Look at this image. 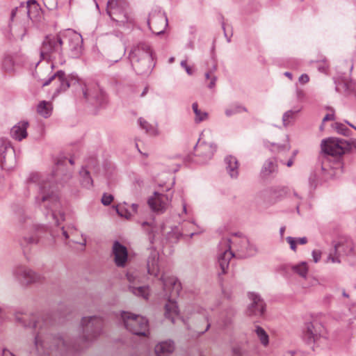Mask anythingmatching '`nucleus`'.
<instances>
[{
	"label": "nucleus",
	"mask_w": 356,
	"mask_h": 356,
	"mask_svg": "<svg viewBox=\"0 0 356 356\" xmlns=\"http://www.w3.org/2000/svg\"><path fill=\"white\" fill-rule=\"evenodd\" d=\"M16 321L25 327H33L38 332L35 337L34 345L40 356H59L67 352H78L88 347L102 332L104 321L99 316L83 317L81 325L82 336L72 345L60 336H52L49 330L54 321L49 314L33 316L31 322L26 323L24 317L16 316Z\"/></svg>",
	"instance_id": "f257e3e1"
},
{
	"label": "nucleus",
	"mask_w": 356,
	"mask_h": 356,
	"mask_svg": "<svg viewBox=\"0 0 356 356\" xmlns=\"http://www.w3.org/2000/svg\"><path fill=\"white\" fill-rule=\"evenodd\" d=\"M29 183L37 186L38 193L35 198V203L40 208H43L47 211L45 215L47 216L49 213L50 218L56 224H58L60 220H64V212L62 204L51 181L41 177L39 174L35 173L29 177Z\"/></svg>",
	"instance_id": "f03ea898"
},
{
	"label": "nucleus",
	"mask_w": 356,
	"mask_h": 356,
	"mask_svg": "<svg viewBox=\"0 0 356 356\" xmlns=\"http://www.w3.org/2000/svg\"><path fill=\"white\" fill-rule=\"evenodd\" d=\"M129 58L132 68L138 74H149L154 67L152 51L149 45L145 42L134 46L129 53Z\"/></svg>",
	"instance_id": "7ed1b4c3"
},
{
	"label": "nucleus",
	"mask_w": 356,
	"mask_h": 356,
	"mask_svg": "<svg viewBox=\"0 0 356 356\" xmlns=\"http://www.w3.org/2000/svg\"><path fill=\"white\" fill-rule=\"evenodd\" d=\"M63 32L55 35H47L44 37L40 48V58L47 61L60 58L63 55Z\"/></svg>",
	"instance_id": "20e7f679"
},
{
	"label": "nucleus",
	"mask_w": 356,
	"mask_h": 356,
	"mask_svg": "<svg viewBox=\"0 0 356 356\" xmlns=\"http://www.w3.org/2000/svg\"><path fill=\"white\" fill-rule=\"evenodd\" d=\"M106 13L119 26L133 22V17L127 0H108Z\"/></svg>",
	"instance_id": "39448f33"
},
{
	"label": "nucleus",
	"mask_w": 356,
	"mask_h": 356,
	"mask_svg": "<svg viewBox=\"0 0 356 356\" xmlns=\"http://www.w3.org/2000/svg\"><path fill=\"white\" fill-rule=\"evenodd\" d=\"M121 318L127 330L135 335L147 336L149 332L147 320L141 316L122 312Z\"/></svg>",
	"instance_id": "423d86ee"
},
{
	"label": "nucleus",
	"mask_w": 356,
	"mask_h": 356,
	"mask_svg": "<svg viewBox=\"0 0 356 356\" xmlns=\"http://www.w3.org/2000/svg\"><path fill=\"white\" fill-rule=\"evenodd\" d=\"M321 145L325 154L333 156H341L351 148L350 142L337 138L323 139Z\"/></svg>",
	"instance_id": "0eeeda50"
},
{
	"label": "nucleus",
	"mask_w": 356,
	"mask_h": 356,
	"mask_svg": "<svg viewBox=\"0 0 356 356\" xmlns=\"http://www.w3.org/2000/svg\"><path fill=\"white\" fill-rule=\"evenodd\" d=\"M63 45L66 44L68 55L71 58H78L82 53V36L72 29L63 31Z\"/></svg>",
	"instance_id": "6e6552de"
},
{
	"label": "nucleus",
	"mask_w": 356,
	"mask_h": 356,
	"mask_svg": "<svg viewBox=\"0 0 356 356\" xmlns=\"http://www.w3.org/2000/svg\"><path fill=\"white\" fill-rule=\"evenodd\" d=\"M229 239L235 248L238 258L252 257L257 251L256 247L250 243L248 238L241 234L235 233L232 235V238Z\"/></svg>",
	"instance_id": "1a4fd4ad"
},
{
	"label": "nucleus",
	"mask_w": 356,
	"mask_h": 356,
	"mask_svg": "<svg viewBox=\"0 0 356 356\" xmlns=\"http://www.w3.org/2000/svg\"><path fill=\"white\" fill-rule=\"evenodd\" d=\"M304 338L309 344L321 346L327 340L325 330L318 322L309 323L307 324L306 331L304 332Z\"/></svg>",
	"instance_id": "9d476101"
},
{
	"label": "nucleus",
	"mask_w": 356,
	"mask_h": 356,
	"mask_svg": "<svg viewBox=\"0 0 356 356\" xmlns=\"http://www.w3.org/2000/svg\"><path fill=\"white\" fill-rule=\"evenodd\" d=\"M53 81H57L59 86L56 89L55 95L66 91L70 87H74L79 84V81L74 76H65V73L60 70L52 74L48 79L42 83V86H48Z\"/></svg>",
	"instance_id": "9b49d317"
},
{
	"label": "nucleus",
	"mask_w": 356,
	"mask_h": 356,
	"mask_svg": "<svg viewBox=\"0 0 356 356\" xmlns=\"http://www.w3.org/2000/svg\"><path fill=\"white\" fill-rule=\"evenodd\" d=\"M147 24L153 33L161 35L164 33L168 25V22L167 16L163 12L154 10L150 13Z\"/></svg>",
	"instance_id": "f8f14e48"
},
{
	"label": "nucleus",
	"mask_w": 356,
	"mask_h": 356,
	"mask_svg": "<svg viewBox=\"0 0 356 356\" xmlns=\"http://www.w3.org/2000/svg\"><path fill=\"white\" fill-rule=\"evenodd\" d=\"M83 96L87 102L99 106L104 105L107 101L106 93L96 84L90 87L85 86L83 88Z\"/></svg>",
	"instance_id": "ddd939ff"
},
{
	"label": "nucleus",
	"mask_w": 356,
	"mask_h": 356,
	"mask_svg": "<svg viewBox=\"0 0 356 356\" xmlns=\"http://www.w3.org/2000/svg\"><path fill=\"white\" fill-rule=\"evenodd\" d=\"M14 275L22 283L30 284L42 281L43 277L24 266H19L14 270Z\"/></svg>",
	"instance_id": "4468645a"
},
{
	"label": "nucleus",
	"mask_w": 356,
	"mask_h": 356,
	"mask_svg": "<svg viewBox=\"0 0 356 356\" xmlns=\"http://www.w3.org/2000/svg\"><path fill=\"white\" fill-rule=\"evenodd\" d=\"M250 303L247 308V314L250 316L261 317L266 312V304L261 296L254 292L248 293Z\"/></svg>",
	"instance_id": "2eb2a0df"
},
{
	"label": "nucleus",
	"mask_w": 356,
	"mask_h": 356,
	"mask_svg": "<svg viewBox=\"0 0 356 356\" xmlns=\"http://www.w3.org/2000/svg\"><path fill=\"white\" fill-rule=\"evenodd\" d=\"M170 202L171 198L167 195L155 192L154 196L148 200V204L153 211L162 213L168 209Z\"/></svg>",
	"instance_id": "dca6fc26"
},
{
	"label": "nucleus",
	"mask_w": 356,
	"mask_h": 356,
	"mask_svg": "<svg viewBox=\"0 0 356 356\" xmlns=\"http://www.w3.org/2000/svg\"><path fill=\"white\" fill-rule=\"evenodd\" d=\"M220 246H224L225 249H222L221 252L219 253L218 263L222 270V273L224 274L229 267L230 259L234 257H236V254H235L231 250V241L229 239L222 241Z\"/></svg>",
	"instance_id": "f3484780"
},
{
	"label": "nucleus",
	"mask_w": 356,
	"mask_h": 356,
	"mask_svg": "<svg viewBox=\"0 0 356 356\" xmlns=\"http://www.w3.org/2000/svg\"><path fill=\"white\" fill-rule=\"evenodd\" d=\"M79 234L77 229L74 225H68L66 227H61L62 238L65 240V245H70L72 242L73 243L79 244L85 247L86 245V237L84 234H81L82 241H80L77 239Z\"/></svg>",
	"instance_id": "a211bd4d"
},
{
	"label": "nucleus",
	"mask_w": 356,
	"mask_h": 356,
	"mask_svg": "<svg viewBox=\"0 0 356 356\" xmlns=\"http://www.w3.org/2000/svg\"><path fill=\"white\" fill-rule=\"evenodd\" d=\"M112 254L114 262L118 267H124L128 260V251L127 248L119 241H114L112 247Z\"/></svg>",
	"instance_id": "6ab92c4d"
},
{
	"label": "nucleus",
	"mask_w": 356,
	"mask_h": 356,
	"mask_svg": "<svg viewBox=\"0 0 356 356\" xmlns=\"http://www.w3.org/2000/svg\"><path fill=\"white\" fill-rule=\"evenodd\" d=\"M195 148L197 155L202 158L203 161H207L211 159L216 151L217 147L213 143L200 142L199 140Z\"/></svg>",
	"instance_id": "aec40b11"
},
{
	"label": "nucleus",
	"mask_w": 356,
	"mask_h": 356,
	"mask_svg": "<svg viewBox=\"0 0 356 356\" xmlns=\"http://www.w3.org/2000/svg\"><path fill=\"white\" fill-rule=\"evenodd\" d=\"M159 259L158 251L154 248L149 249V254L147 261V272L154 277H157L160 273Z\"/></svg>",
	"instance_id": "412c9836"
},
{
	"label": "nucleus",
	"mask_w": 356,
	"mask_h": 356,
	"mask_svg": "<svg viewBox=\"0 0 356 356\" xmlns=\"http://www.w3.org/2000/svg\"><path fill=\"white\" fill-rule=\"evenodd\" d=\"M160 280L162 282L163 289L166 294L171 290V288L172 293L175 295H178L179 293L181 286L177 277L174 276L165 277L162 275Z\"/></svg>",
	"instance_id": "4be33fe9"
},
{
	"label": "nucleus",
	"mask_w": 356,
	"mask_h": 356,
	"mask_svg": "<svg viewBox=\"0 0 356 356\" xmlns=\"http://www.w3.org/2000/svg\"><path fill=\"white\" fill-rule=\"evenodd\" d=\"M126 53V48L122 47L120 49H113L109 51L106 56L103 58V63L110 67L122 59Z\"/></svg>",
	"instance_id": "5701e85b"
},
{
	"label": "nucleus",
	"mask_w": 356,
	"mask_h": 356,
	"mask_svg": "<svg viewBox=\"0 0 356 356\" xmlns=\"http://www.w3.org/2000/svg\"><path fill=\"white\" fill-rule=\"evenodd\" d=\"M227 172L231 178L236 179L238 176V162L236 157L227 156L225 158Z\"/></svg>",
	"instance_id": "b1692460"
},
{
	"label": "nucleus",
	"mask_w": 356,
	"mask_h": 356,
	"mask_svg": "<svg viewBox=\"0 0 356 356\" xmlns=\"http://www.w3.org/2000/svg\"><path fill=\"white\" fill-rule=\"evenodd\" d=\"M29 122L26 121L19 122L17 124L15 125L10 130V134L13 138L21 141L22 139L27 136V127Z\"/></svg>",
	"instance_id": "393cba45"
},
{
	"label": "nucleus",
	"mask_w": 356,
	"mask_h": 356,
	"mask_svg": "<svg viewBox=\"0 0 356 356\" xmlns=\"http://www.w3.org/2000/svg\"><path fill=\"white\" fill-rule=\"evenodd\" d=\"M175 350V343L171 340L159 343L154 348V351L158 356H168Z\"/></svg>",
	"instance_id": "a878e982"
},
{
	"label": "nucleus",
	"mask_w": 356,
	"mask_h": 356,
	"mask_svg": "<svg viewBox=\"0 0 356 356\" xmlns=\"http://www.w3.org/2000/svg\"><path fill=\"white\" fill-rule=\"evenodd\" d=\"M179 316V309L177 302L168 300L165 305V316L169 318L172 323H175V318Z\"/></svg>",
	"instance_id": "bb28decb"
},
{
	"label": "nucleus",
	"mask_w": 356,
	"mask_h": 356,
	"mask_svg": "<svg viewBox=\"0 0 356 356\" xmlns=\"http://www.w3.org/2000/svg\"><path fill=\"white\" fill-rule=\"evenodd\" d=\"M283 271H288L289 270H293L294 273L299 275L303 278H306L308 273V266L306 262H301L299 264L295 266L284 265L281 267Z\"/></svg>",
	"instance_id": "cd10ccee"
},
{
	"label": "nucleus",
	"mask_w": 356,
	"mask_h": 356,
	"mask_svg": "<svg viewBox=\"0 0 356 356\" xmlns=\"http://www.w3.org/2000/svg\"><path fill=\"white\" fill-rule=\"evenodd\" d=\"M52 109L51 103L47 101L40 102L37 106L38 113L44 118H47L51 115Z\"/></svg>",
	"instance_id": "c85d7f7f"
},
{
	"label": "nucleus",
	"mask_w": 356,
	"mask_h": 356,
	"mask_svg": "<svg viewBox=\"0 0 356 356\" xmlns=\"http://www.w3.org/2000/svg\"><path fill=\"white\" fill-rule=\"evenodd\" d=\"M80 183L86 188L90 189L93 186V180L89 171L85 168H82L79 172Z\"/></svg>",
	"instance_id": "c756f323"
},
{
	"label": "nucleus",
	"mask_w": 356,
	"mask_h": 356,
	"mask_svg": "<svg viewBox=\"0 0 356 356\" xmlns=\"http://www.w3.org/2000/svg\"><path fill=\"white\" fill-rule=\"evenodd\" d=\"M284 188L281 186H271L264 193V196L268 197L271 200L276 201L283 193Z\"/></svg>",
	"instance_id": "7c9ffc66"
},
{
	"label": "nucleus",
	"mask_w": 356,
	"mask_h": 356,
	"mask_svg": "<svg viewBox=\"0 0 356 356\" xmlns=\"http://www.w3.org/2000/svg\"><path fill=\"white\" fill-rule=\"evenodd\" d=\"M254 331L260 343L264 347H267L269 344V336L264 330V329L259 325H257L255 326Z\"/></svg>",
	"instance_id": "2f4dec72"
},
{
	"label": "nucleus",
	"mask_w": 356,
	"mask_h": 356,
	"mask_svg": "<svg viewBox=\"0 0 356 356\" xmlns=\"http://www.w3.org/2000/svg\"><path fill=\"white\" fill-rule=\"evenodd\" d=\"M192 109L195 115L194 118L195 123H200L208 119V113L206 111H202L200 109H199L197 102L193 103Z\"/></svg>",
	"instance_id": "473e14b6"
},
{
	"label": "nucleus",
	"mask_w": 356,
	"mask_h": 356,
	"mask_svg": "<svg viewBox=\"0 0 356 356\" xmlns=\"http://www.w3.org/2000/svg\"><path fill=\"white\" fill-rule=\"evenodd\" d=\"M242 112H248V109L246 107L239 104H233L225 110V113L227 117H231L233 115Z\"/></svg>",
	"instance_id": "72a5a7b5"
},
{
	"label": "nucleus",
	"mask_w": 356,
	"mask_h": 356,
	"mask_svg": "<svg viewBox=\"0 0 356 356\" xmlns=\"http://www.w3.org/2000/svg\"><path fill=\"white\" fill-rule=\"evenodd\" d=\"M342 247L341 243H337L334 245V248L330 251L326 262H332V263H337L339 264L341 262L339 256H340V250L339 248Z\"/></svg>",
	"instance_id": "f704fd0d"
},
{
	"label": "nucleus",
	"mask_w": 356,
	"mask_h": 356,
	"mask_svg": "<svg viewBox=\"0 0 356 356\" xmlns=\"http://www.w3.org/2000/svg\"><path fill=\"white\" fill-rule=\"evenodd\" d=\"M277 166L274 161L267 160L261 170V175L264 177H268L276 170Z\"/></svg>",
	"instance_id": "c9c22d12"
},
{
	"label": "nucleus",
	"mask_w": 356,
	"mask_h": 356,
	"mask_svg": "<svg viewBox=\"0 0 356 356\" xmlns=\"http://www.w3.org/2000/svg\"><path fill=\"white\" fill-rule=\"evenodd\" d=\"M129 291L137 296H141L144 299H147L149 296V288L147 286H135L130 285Z\"/></svg>",
	"instance_id": "e433bc0d"
},
{
	"label": "nucleus",
	"mask_w": 356,
	"mask_h": 356,
	"mask_svg": "<svg viewBox=\"0 0 356 356\" xmlns=\"http://www.w3.org/2000/svg\"><path fill=\"white\" fill-rule=\"evenodd\" d=\"M182 235L183 233L177 227H171V230L167 232V240L170 243H177Z\"/></svg>",
	"instance_id": "4c0bfd02"
},
{
	"label": "nucleus",
	"mask_w": 356,
	"mask_h": 356,
	"mask_svg": "<svg viewBox=\"0 0 356 356\" xmlns=\"http://www.w3.org/2000/svg\"><path fill=\"white\" fill-rule=\"evenodd\" d=\"M300 109L296 111L289 110L286 111L282 116V122L284 127H287L295 120L296 115L300 112Z\"/></svg>",
	"instance_id": "58836bf2"
},
{
	"label": "nucleus",
	"mask_w": 356,
	"mask_h": 356,
	"mask_svg": "<svg viewBox=\"0 0 356 356\" xmlns=\"http://www.w3.org/2000/svg\"><path fill=\"white\" fill-rule=\"evenodd\" d=\"M14 60L11 56H6L2 63L3 70L8 73H11L14 71Z\"/></svg>",
	"instance_id": "ea45409f"
},
{
	"label": "nucleus",
	"mask_w": 356,
	"mask_h": 356,
	"mask_svg": "<svg viewBox=\"0 0 356 356\" xmlns=\"http://www.w3.org/2000/svg\"><path fill=\"white\" fill-rule=\"evenodd\" d=\"M248 351L243 346L235 344L232 347L230 356H247Z\"/></svg>",
	"instance_id": "a19ab883"
},
{
	"label": "nucleus",
	"mask_w": 356,
	"mask_h": 356,
	"mask_svg": "<svg viewBox=\"0 0 356 356\" xmlns=\"http://www.w3.org/2000/svg\"><path fill=\"white\" fill-rule=\"evenodd\" d=\"M38 242V238L35 236H24L19 241V244L22 248H24L26 245L36 244Z\"/></svg>",
	"instance_id": "79ce46f5"
},
{
	"label": "nucleus",
	"mask_w": 356,
	"mask_h": 356,
	"mask_svg": "<svg viewBox=\"0 0 356 356\" xmlns=\"http://www.w3.org/2000/svg\"><path fill=\"white\" fill-rule=\"evenodd\" d=\"M138 122L140 127L146 131L147 133L153 134L154 132V128L146 120L143 118L138 119Z\"/></svg>",
	"instance_id": "37998d69"
},
{
	"label": "nucleus",
	"mask_w": 356,
	"mask_h": 356,
	"mask_svg": "<svg viewBox=\"0 0 356 356\" xmlns=\"http://www.w3.org/2000/svg\"><path fill=\"white\" fill-rule=\"evenodd\" d=\"M335 129L338 133L343 136H349L350 130L341 123H336Z\"/></svg>",
	"instance_id": "c03bdc74"
},
{
	"label": "nucleus",
	"mask_w": 356,
	"mask_h": 356,
	"mask_svg": "<svg viewBox=\"0 0 356 356\" xmlns=\"http://www.w3.org/2000/svg\"><path fill=\"white\" fill-rule=\"evenodd\" d=\"M198 313L201 315H202V316L204 317V320L207 321V327H206V329L204 330V331L202 332L201 334H203L206 331H207L210 326H211V324L209 322V312L204 309H200L198 310Z\"/></svg>",
	"instance_id": "a18cd8bd"
},
{
	"label": "nucleus",
	"mask_w": 356,
	"mask_h": 356,
	"mask_svg": "<svg viewBox=\"0 0 356 356\" xmlns=\"http://www.w3.org/2000/svg\"><path fill=\"white\" fill-rule=\"evenodd\" d=\"M234 315V311L233 309H229L227 312H226V314L225 316V319H222L223 325L227 326L232 322V318Z\"/></svg>",
	"instance_id": "49530a36"
},
{
	"label": "nucleus",
	"mask_w": 356,
	"mask_h": 356,
	"mask_svg": "<svg viewBox=\"0 0 356 356\" xmlns=\"http://www.w3.org/2000/svg\"><path fill=\"white\" fill-rule=\"evenodd\" d=\"M290 149V145L289 143H286L284 145H273V151H277L278 152H287Z\"/></svg>",
	"instance_id": "de8ad7c7"
},
{
	"label": "nucleus",
	"mask_w": 356,
	"mask_h": 356,
	"mask_svg": "<svg viewBox=\"0 0 356 356\" xmlns=\"http://www.w3.org/2000/svg\"><path fill=\"white\" fill-rule=\"evenodd\" d=\"M113 200V196L111 194L104 193L102 197V203L105 206H108Z\"/></svg>",
	"instance_id": "09e8293b"
},
{
	"label": "nucleus",
	"mask_w": 356,
	"mask_h": 356,
	"mask_svg": "<svg viewBox=\"0 0 356 356\" xmlns=\"http://www.w3.org/2000/svg\"><path fill=\"white\" fill-rule=\"evenodd\" d=\"M318 180V177L316 173H312L309 177V183L311 188H315L316 186V181Z\"/></svg>",
	"instance_id": "8fccbe9b"
},
{
	"label": "nucleus",
	"mask_w": 356,
	"mask_h": 356,
	"mask_svg": "<svg viewBox=\"0 0 356 356\" xmlns=\"http://www.w3.org/2000/svg\"><path fill=\"white\" fill-rule=\"evenodd\" d=\"M286 240L288 242V243L290 245L291 249L293 251H296V243H297L296 239L291 236H288V237H286Z\"/></svg>",
	"instance_id": "3c124183"
},
{
	"label": "nucleus",
	"mask_w": 356,
	"mask_h": 356,
	"mask_svg": "<svg viewBox=\"0 0 356 356\" xmlns=\"http://www.w3.org/2000/svg\"><path fill=\"white\" fill-rule=\"evenodd\" d=\"M118 213L121 216H124L127 219L131 217L130 212L127 211L124 207L117 209Z\"/></svg>",
	"instance_id": "603ef678"
},
{
	"label": "nucleus",
	"mask_w": 356,
	"mask_h": 356,
	"mask_svg": "<svg viewBox=\"0 0 356 356\" xmlns=\"http://www.w3.org/2000/svg\"><path fill=\"white\" fill-rule=\"evenodd\" d=\"M327 109L331 111V113H327L325 115V116L323 119V122L334 120V110L332 108H328Z\"/></svg>",
	"instance_id": "864d4df0"
},
{
	"label": "nucleus",
	"mask_w": 356,
	"mask_h": 356,
	"mask_svg": "<svg viewBox=\"0 0 356 356\" xmlns=\"http://www.w3.org/2000/svg\"><path fill=\"white\" fill-rule=\"evenodd\" d=\"M312 257L313 260L315 263H317L320 261L321 258V252L320 250H314L312 251Z\"/></svg>",
	"instance_id": "5fc2aeb1"
},
{
	"label": "nucleus",
	"mask_w": 356,
	"mask_h": 356,
	"mask_svg": "<svg viewBox=\"0 0 356 356\" xmlns=\"http://www.w3.org/2000/svg\"><path fill=\"white\" fill-rule=\"evenodd\" d=\"M180 65L183 68L185 69L188 75L193 74V70L189 66L187 65V61L186 60H181Z\"/></svg>",
	"instance_id": "6e6d98bb"
},
{
	"label": "nucleus",
	"mask_w": 356,
	"mask_h": 356,
	"mask_svg": "<svg viewBox=\"0 0 356 356\" xmlns=\"http://www.w3.org/2000/svg\"><path fill=\"white\" fill-rule=\"evenodd\" d=\"M8 318V315H7V312H6V310L0 307V322H4L5 321H6Z\"/></svg>",
	"instance_id": "4d7b16f0"
},
{
	"label": "nucleus",
	"mask_w": 356,
	"mask_h": 356,
	"mask_svg": "<svg viewBox=\"0 0 356 356\" xmlns=\"http://www.w3.org/2000/svg\"><path fill=\"white\" fill-rule=\"evenodd\" d=\"M127 278L128 280V281L130 282V283H133L135 282V280H136L138 275L135 273H131V272H128L127 273Z\"/></svg>",
	"instance_id": "13d9d810"
},
{
	"label": "nucleus",
	"mask_w": 356,
	"mask_h": 356,
	"mask_svg": "<svg viewBox=\"0 0 356 356\" xmlns=\"http://www.w3.org/2000/svg\"><path fill=\"white\" fill-rule=\"evenodd\" d=\"M309 76L306 74H303L299 77V82L302 84L307 83L309 81Z\"/></svg>",
	"instance_id": "bf43d9fd"
},
{
	"label": "nucleus",
	"mask_w": 356,
	"mask_h": 356,
	"mask_svg": "<svg viewBox=\"0 0 356 356\" xmlns=\"http://www.w3.org/2000/svg\"><path fill=\"white\" fill-rule=\"evenodd\" d=\"M210 79H211V81H210L209 83L208 84V88H209L210 89H212L216 86L217 77L216 76H212Z\"/></svg>",
	"instance_id": "052dcab7"
},
{
	"label": "nucleus",
	"mask_w": 356,
	"mask_h": 356,
	"mask_svg": "<svg viewBox=\"0 0 356 356\" xmlns=\"http://www.w3.org/2000/svg\"><path fill=\"white\" fill-rule=\"evenodd\" d=\"M296 96L298 100H301L305 97V92L302 90H297Z\"/></svg>",
	"instance_id": "680f3d73"
},
{
	"label": "nucleus",
	"mask_w": 356,
	"mask_h": 356,
	"mask_svg": "<svg viewBox=\"0 0 356 356\" xmlns=\"http://www.w3.org/2000/svg\"><path fill=\"white\" fill-rule=\"evenodd\" d=\"M216 70V66L213 65V70H211L209 72H207L205 73V78L207 79H210L211 78V76H213L212 74V72L215 71Z\"/></svg>",
	"instance_id": "e2e57ef3"
},
{
	"label": "nucleus",
	"mask_w": 356,
	"mask_h": 356,
	"mask_svg": "<svg viewBox=\"0 0 356 356\" xmlns=\"http://www.w3.org/2000/svg\"><path fill=\"white\" fill-rule=\"evenodd\" d=\"M297 243L304 245L307 243V238L306 237L298 238L296 239Z\"/></svg>",
	"instance_id": "0e129e2a"
},
{
	"label": "nucleus",
	"mask_w": 356,
	"mask_h": 356,
	"mask_svg": "<svg viewBox=\"0 0 356 356\" xmlns=\"http://www.w3.org/2000/svg\"><path fill=\"white\" fill-rule=\"evenodd\" d=\"M2 356H15L13 353H11L9 350L3 349L2 353Z\"/></svg>",
	"instance_id": "69168bd1"
},
{
	"label": "nucleus",
	"mask_w": 356,
	"mask_h": 356,
	"mask_svg": "<svg viewBox=\"0 0 356 356\" xmlns=\"http://www.w3.org/2000/svg\"><path fill=\"white\" fill-rule=\"evenodd\" d=\"M31 5L37 6V1L35 0H28L26 1V7L29 8Z\"/></svg>",
	"instance_id": "338daca9"
},
{
	"label": "nucleus",
	"mask_w": 356,
	"mask_h": 356,
	"mask_svg": "<svg viewBox=\"0 0 356 356\" xmlns=\"http://www.w3.org/2000/svg\"><path fill=\"white\" fill-rule=\"evenodd\" d=\"M293 159L292 157H291L288 161L285 163L288 167H291L293 164Z\"/></svg>",
	"instance_id": "774afa93"
}]
</instances>
